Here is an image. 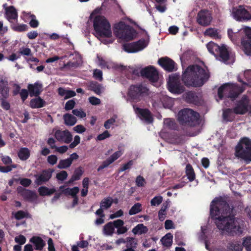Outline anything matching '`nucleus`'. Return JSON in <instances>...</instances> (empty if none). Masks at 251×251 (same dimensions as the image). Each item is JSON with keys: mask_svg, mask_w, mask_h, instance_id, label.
<instances>
[{"mask_svg": "<svg viewBox=\"0 0 251 251\" xmlns=\"http://www.w3.org/2000/svg\"><path fill=\"white\" fill-rule=\"evenodd\" d=\"M94 76L95 78L101 81L102 80V73L101 71L98 69H96L94 71Z\"/></svg>", "mask_w": 251, "mask_h": 251, "instance_id": "62", "label": "nucleus"}, {"mask_svg": "<svg viewBox=\"0 0 251 251\" xmlns=\"http://www.w3.org/2000/svg\"><path fill=\"white\" fill-rule=\"evenodd\" d=\"M209 77L207 72L198 65L188 67L182 75V80L186 85L189 86L200 87Z\"/></svg>", "mask_w": 251, "mask_h": 251, "instance_id": "2", "label": "nucleus"}, {"mask_svg": "<svg viewBox=\"0 0 251 251\" xmlns=\"http://www.w3.org/2000/svg\"><path fill=\"white\" fill-rule=\"evenodd\" d=\"M30 151L27 148H21L18 151V156L20 160L25 161L30 156Z\"/></svg>", "mask_w": 251, "mask_h": 251, "instance_id": "31", "label": "nucleus"}, {"mask_svg": "<svg viewBox=\"0 0 251 251\" xmlns=\"http://www.w3.org/2000/svg\"><path fill=\"white\" fill-rule=\"evenodd\" d=\"M115 225L113 222H110L105 225L103 227V234L107 236H110L113 235L115 230Z\"/></svg>", "mask_w": 251, "mask_h": 251, "instance_id": "26", "label": "nucleus"}, {"mask_svg": "<svg viewBox=\"0 0 251 251\" xmlns=\"http://www.w3.org/2000/svg\"><path fill=\"white\" fill-rule=\"evenodd\" d=\"M88 245V242L87 241H81L77 242L76 246H73L72 247L73 251H78V248H84L87 247Z\"/></svg>", "mask_w": 251, "mask_h": 251, "instance_id": "48", "label": "nucleus"}, {"mask_svg": "<svg viewBox=\"0 0 251 251\" xmlns=\"http://www.w3.org/2000/svg\"><path fill=\"white\" fill-rule=\"evenodd\" d=\"M244 88L239 87L234 84L226 83L221 86L218 92L219 100L224 97L234 98L244 91Z\"/></svg>", "mask_w": 251, "mask_h": 251, "instance_id": "8", "label": "nucleus"}, {"mask_svg": "<svg viewBox=\"0 0 251 251\" xmlns=\"http://www.w3.org/2000/svg\"><path fill=\"white\" fill-rule=\"evenodd\" d=\"M168 85L169 90L175 94H181L184 90V87L180 83L179 78L177 76H170L168 81Z\"/></svg>", "mask_w": 251, "mask_h": 251, "instance_id": "14", "label": "nucleus"}, {"mask_svg": "<svg viewBox=\"0 0 251 251\" xmlns=\"http://www.w3.org/2000/svg\"><path fill=\"white\" fill-rule=\"evenodd\" d=\"M114 33L117 37L125 41L133 39L136 35L135 30L124 22H120L115 25Z\"/></svg>", "mask_w": 251, "mask_h": 251, "instance_id": "5", "label": "nucleus"}, {"mask_svg": "<svg viewBox=\"0 0 251 251\" xmlns=\"http://www.w3.org/2000/svg\"><path fill=\"white\" fill-rule=\"evenodd\" d=\"M114 224L115 228H117V234L118 235L126 233L129 228L126 226H124V221L120 219L114 221Z\"/></svg>", "mask_w": 251, "mask_h": 251, "instance_id": "25", "label": "nucleus"}, {"mask_svg": "<svg viewBox=\"0 0 251 251\" xmlns=\"http://www.w3.org/2000/svg\"><path fill=\"white\" fill-rule=\"evenodd\" d=\"M42 84L39 81L34 84H29L27 86L28 91L31 97L39 96L42 91Z\"/></svg>", "mask_w": 251, "mask_h": 251, "instance_id": "22", "label": "nucleus"}, {"mask_svg": "<svg viewBox=\"0 0 251 251\" xmlns=\"http://www.w3.org/2000/svg\"><path fill=\"white\" fill-rule=\"evenodd\" d=\"M231 14L237 21H248L251 19V14L242 5L233 8Z\"/></svg>", "mask_w": 251, "mask_h": 251, "instance_id": "12", "label": "nucleus"}, {"mask_svg": "<svg viewBox=\"0 0 251 251\" xmlns=\"http://www.w3.org/2000/svg\"><path fill=\"white\" fill-rule=\"evenodd\" d=\"M64 123L68 126H73L75 125L76 122V119L70 114H65L63 116Z\"/></svg>", "mask_w": 251, "mask_h": 251, "instance_id": "33", "label": "nucleus"}, {"mask_svg": "<svg viewBox=\"0 0 251 251\" xmlns=\"http://www.w3.org/2000/svg\"><path fill=\"white\" fill-rule=\"evenodd\" d=\"M234 112L237 114H244L247 112L251 114V101H249L246 96L237 101L234 108Z\"/></svg>", "mask_w": 251, "mask_h": 251, "instance_id": "11", "label": "nucleus"}, {"mask_svg": "<svg viewBox=\"0 0 251 251\" xmlns=\"http://www.w3.org/2000/svg\"><path fill=\"white\" fill-rule=\"evenodd\" d=\"M186 176L190 181L194 180L195 178V173L192 167L190 165H187L186 167Z\"/></svg>", "mask_w": 251, "mask_h": 251, "instance_id": "41", "label": "nucleus"}, {"mask_svg": "<svg viewBox=\"0 0 251 251\" xmlns=\"http://www.w3.org/2000/svg\"><path fill=\"white\" fill-rule=\"evenodd\" d=\"M136 183L138 187H142L145 185V180L142 176H139L136 179Z\"/></svg>", "mask_w": 251, "mask_h": 251, "instance_id": "63", "label": "nucleus"}, {"mask_svg": "<svg viewBox=\"0 0 251 251\" xmlns=\"http://www.w3.org/2000/svg\"><path fill=\"white\" fill-rule=\"evenodd\" d=\"M126 244L127 248L136 249L137 245V240L134 238L128 237L126 238Z\"/></svg>", "mask_w": 251, "mask_h": 251, "instance_id": "40", "label": "nucleus"}, {"mask_svg": "<svg viewBox=\"0 0 251 251\" xmlns=\"http://www.w3.org/2000/svg\"><path fill=\"white\" fill-rule=\"evenodd\" d=\"M16 168V165H11L7 166H0V172L2 173H8L11 171L13 168Z\"/></svg>", "mask_w": 251, "mask_h": 251, "instance_id": "56", "label": "nucleus"}, {"mask_svg": "<svg viewBox=\"0 0 251 251\" xmlns=\"http://www.w3.org/2000/svg\"><path fill=\"white\" fill-rule=\"evenodd\" d=\"M9 89L8 84L3 80L0 81V98H7L9 97Z\"/></svg>", "mask_w": 251, "mask_h": 251, "instance_id": "27", "label": "nucleus"}, {"mask_svg": "<svg viewBox=\"0 0 251 251\" xmlns=\"http://www.w3.org/2000/svg\"><path fill=\"white\" fill-rule=\"evenodd\" d=\"M161 241L164 246L170 247L173 242V235L171 233H168L161 239Z\"/></svg>", "mask_w": 251, "mask_h": 251, "instance_id": "37", "label": "nucleus"}, {"mask_svg": "<svg viewBox=\"0 0 251 251\" xmlns=\"http://www.w3.org/2000/svg\"><path fill=\"white\" fill-rule=\"evenodd\" d=\"M30 242L34 244L37 250H42L45 245V243L40 237L34 236L30 239Z\"/></svg>", "mask_w": 251, "mask_h": 251, "instance_id": "29", "label": "nucleus"}, {"mask_svg": "<svg viewBox=\"0 0 251 251\" xmlns=\"http://www.w3.org/2000/svg\"><path fill=\"white\" fill-rule=\"evenodd\" d=\"M80 137L78 135L75 136L74 141L70 144L69 147L71 149L74 148L80 143Z\"/></svg>", "mask_w": 251, "mask_h": 251, "instance_id": "59", "label": "nucleus"}, {"mask_svg": "<svg viewBox=\"0 0 251 251\" xmlns=\"http://www.w3.org/2000/svg\"><path fill=\"white\" fill-rule=\"evenodd\" d=\"M235 156L247 162L251 161V140L242 138L236 147Z\"/></svg>", "mask_w": 251, "mask_h": 251, "instance_id": "7", "label": "nucleus"}, {"mask_svg": "<svg viewBox=\"0 0 251 251\" xmlns=\"http://www.w3.org/2000/svg\"><path fill=\"white\" fill-rule=\"evenodd\" d=\"M177 117L178 121L182 125L193 126L199 123V114L190 109H184L180 111Z\"/></svg>", "mask_w": 251, "mask_h": 251, "instance_id": "6", "label": "nucleus"}, {"mask_svg": "<svg viewBox=\"0 0 251 251\" xmlns=\"http://www.w3.org/2000/svg\"><path fill=\"white\" fill-rule=\"evenodd\" d=\"M7 98H0V101H1V106L3 109L8 110L10 108L9 103L6 100Z\"/></svg>", "mask_w": 251, "mask_h": 251, "instance_id": "54", "label": "nucleus"}, {"mask_svg": "<svg viewBox=\"0 0 251 251\" xmlns=\"http://www.w3.org/2000/svg\"><path fill=\"white\" fill-rule=\"evenodd\" d=\"M205 36H209L215 39H220L221 35L218 30L214 28H208L204 32Z\"/></svg>", "mask_w": 251, "mask_h": 251, "instance_id": "28", "label": "nucleus"}, {"mask_svg": "<svg viewBox=\"0 0 251 251\" xmlns=\"http://www.w3.org/2000/svg\"><path fill=\"white\" fill-rule=\"evenodd\" d=\"M79 189L78 187L75 186L72 188H67L63 190V193L65 195H71L75 197L79 192Z\"/></svg>", "mask_w": 251, "mask_h": 251, "instance_id": "42", "label": "nucleus"}, {"mask_svg": "<svg viewBox=\"0 0 251 251\" xmlns=\"http://www.w3.org/2000/svg\"><path fill=\"white\" fill-rule=\"evenodd\" d=\"M234 110L231 109H226L223 111V117L224 121L229 122L232 121L234 118Z\"/></svg>", "mask_w": 251, "mask_h": 251, "instance_id": "34", "label": "nucleus"}, {"mask_svg": "<svg viewBox=\"0 0 251 251\" xmlns=\"http://www.w3.org/2000/svg\"><path fill=\"white\" fill-rule=\"evenodd\" d=\"M55 139L61 142L69 143L72 140V135L67 130H60L53 129Z\"/></svg>", "mask_w": 251, "mask_h": 251, "instance_id": "16", "label": "nucleus"}, {"mask_svg": "<svg viewBox=\"0 0 251 251\" xmlns=\"http://www.w3.org/2000/svg\"><path fill=\"white\" fill-rule=\"evenodd\" d=\"M19 53L22 55L25 56H31L32 55L31 50L27 48L21 49Z\"/></svg>", "mask_w": 251, "mask_h": 251, "instance_id": "61", "label": "nucleus"}, {"mask_svg": "<svg viewBox=\"0 0 251 251\" xmlns=\"http://www.w3.org/2000/svg\"><path fill=\"white\" fill-rule=\"evenodd\" d=\"M47 160L49 164L53 165L57 162V157L55 155H51L48 156Z\"/></svg>", "mask_w": 251, "mask_h": 251, "instance_id": "64", "label": "nucleus"}, {"mask_svg": "<svg viewBox=\"0 0 251 251\" xmlns=\"http://www.w3.org/2000/svg\"><path fill=\"white\" fill-rule=\"evenodd\" d=\"M141 74L153 82L156 81L158 79V72L152 66H149L143 69Z\"/></svg>", "mask_w": 251, "mask_h": 251, "instance_id": "18", "label": "nucleus"}, {"mask_svg": "<svg viewBox=\"0 0 251 251\" xmlns=\"http://www.w3.org/2000/svg\"><path fill=\"white\" fill-rule=\"evenodd\" d=\"M212 21V17L209 11L201 10L199 12L197 21L201 25L206 26L209 25Z\"/></svg>", "mask_w": 251, "mask_h": 251, "instance_id": "15", "label": "nucleus"}, {"mask_svg": "<svg viewBox=\"0 0 251 251\" xmlns=\"http://www.w3.org/2000/svg\"><path fill=\"white\" fill-rule=\"evenodd\" d=\"M245 77L247 82H244L242 80L241 75H239L238 77V80L242 82L244 85H248L251 83V70H248L246 71L243 75Z\"/></svg>", "mask_w": 251, "mask_h": 251, "instance_id": "36", "label": "nucleus"}, {"mask_svg": "<svg viewBox=\"0 0 251 251\" xmlns=\"http://www.w3.org/2000/svg\"><path fill=\"white\" fill-rule=\"evenodd\" d=\"M56 191L54 188L49 189L46 186H41L38 189V192L42 196H50Z\"/></svg>", "mask_w": 251, "mask_h": 251, "instance_id": "35", "label": "nucleus"}, {"mask_svg": "<svg viewBox=\"0 0 251 251\" xmlns=\"http://www.w3.org/2000/svg\"><path fill=\"white\" fill-rule=\"evenodd\" d=\"M242 245L239 242L235 241L230 243L229 244L228 248L230 250L233 251H242Z\"/></svg>", "mask_w": 251, "mask_h": 251, "instance_id": "44", "label": "nucleus"}, {"mask_svg": "<svg viewBox=\"0 0 251 251\" xmlns=\"http://www.w3.org/2000/svg\"><path fill=\"white\" fill-rule=\"evenodd\" d=\"M93 25L95 31V34L97 38L111 37L110 25L104 17L97 16L94 19Z\"/></svg>", "mask_w": 251, "mask_h": 251, "instance_id": "4", "label": "nucleus"}, {"mask_svg": "<svg viewBox=\"0 0 251 251\" xmlns=\"http://www.w3.org/2000/svg\"><path fill=\"white\" fill-rule=\"evenodd\" d=\"M164 126L170 129H174L176 127V124L174 120L166 119L164 122Z\"/></svg>", "mask_w": 251, "mask_h": 251, "instance_id": "51", "label": "nucleus"}, {"mask_svg": "<svg viewBox=\"0 0 251 251\" xmlns=\"http://www.w3.org/2000/svg\"><path fill=\"white\" fill-rule=\"evenodd\" d=\"M136 114L142 120L147 123H151L152 122V116L149 110L147 109H142L133 106Z\"/></svg>", "mask_w": 251, "mask_h": 251, "instance_id": "19", "label": "nucleus"}, {"mask_svg": "<svg viewBox=\"0 0 251 251\" xmlns=\"http://www.w3.org/2000/svg\"><path fill=\"white\" fill-rule=\"evenodd\" d=\"M243 29V27L236 32L233 31L231 29H228L227 34L228 37L232 42L236 43L241 36L243 37L245 36V32L242 31Z\"/></svg>", "mask_w": 251, "mask_h": 251, "instance_id": "24", "label": "nucleus"}, {"mask_svg": "<svg viewBox=\"0 0 251 251\" xmlns=\"http://www.w3.org/2000/svg\"><path fill=\"white\" fill-rule=\"evenodd\" d=\"M158 63L164 70L168 72H173L176 69L175 63L167 57L160 58L158 60Z\"/></svg>", "mask_w": 251, "mask_h": 251, "instance_id": "20", "label": "nucleus"}, {"mask_svg": "<svg viewBox=\"0 0 251 251\" xmlns=\"http://www.w3.org/2000/svg\"><path fill=\"white\" fill-rule=\"evenodd\" d=\"M148 91L146 87L142 85L131 86L128 95L133 100H139L143 96L148 94Z\"/></svg>", "mask_w": 251, "mask_h": 251, "instance_id": "13", "label": "nucleus"}, {"mask_svg": "<svg viewBox=\"0 0 251 251\" xmlns=\"http://www.w3.org/2000/svg\"><path fill=\"white\" fill-rule=\"evenodd\" d=\"M67 173L65 171H62L57 174L56 178L59 180L63 181L67 178Z\"/></svg>", "mask_w": 251, "mask_h": 251, "instance_id": "58", "label": "nucleus"}, {"mask_svg": "<svg viewBox=\"0 0 251 251\" xmlns=\"http://www.w3.org/2000/svg\"><path fill=\"white\" fill-rule=\"evenodd\" d=\"M89 102L93 105H97L100 103V100L95 97H90L88 99Z\"/></svg>", "mask_w": 251, "mask_h": 251, "instance_id": "60", "label": "nucleus"}, {"mask_svg": "<svg viewBox=\"0 0 251 251\" xmlns=\"http://www.w3.org/2000/svg\"><path fill=\"white\" fill-rule=\"evenodd\" d=\"M148 231V228L146 226H144L143 224H138L135 227H134L132 232L134 234H141L142 233H146Z\"/></svg>", "mask_w": 251, "mask_h": 251, "instance_id": "38", "label": "nucleus"}, {"mask_svg": "<svg viewBox=\"0 0 251 251\" xmlns=\"http://www.w3.org/2000/svg\"><path fill=\"white\" fill-rule=\"evenodd\" d=\"M45 101L40 97L33 99L30 101V105L32 108L43 107L45 105Z\"/></svg>", "mask_w": 251, "mask_h": 251, "instance_id": "30", "label": "nucleus"}, {"mask_svg": "<svg viewBox=\"0 0 251 251\" xmlns=\"http://www.w3.org/2000/svg\"><path fill=\"white\" fill-rule=\"evenodd\" d=\"M163 198L160 196H156L151 199V206L159 205L162 201Z\"/></svg>", "mask_w": 251, "mask_h": 251, "instance_id": "53", "label": "nucleus"}, {"mask_svg": "<svg viewBox=\"0 0 251 251\" xmlns=\"http://www.w3.org/2000/svg\"><path fill=\"white\" fill-rule=\"evenodd\" d=\"M123 154V151L122 150L115 152L109 158L102 163L101 165L98 167V171H100L107 167L109 165L119 158Z\"/></svg>", "mask_w": 251, "mask_h": 251, "instance_id": "21", "label": "nucleus"}, {"mask_svg": "<svg viewBox=\"0 0 251 251\" xmlns=\"http://www.w3.org/2000/svg\"><path fill=\"white\" fill-rule=\"evenodd\" d=\"M152 106L158 108L162 106L165 108H171L173 105L172 99L166 96H162L159 100H152Z\"/></svg>", "mask_w": 251, "mask_h": 251, "instance_id": "17", "label": "nucleus"}, {"mask_svg": "<svg viewBox=\"0 0 251 251\" xmlns=\"http://www.w3.org/2000/svg\"><path fill=\"white\" fill-rule=\"evenodd\" d=\"M208 50L211 54L216 55L219 54V60L226 64H232L234 62V54L225 45L219 46L213 42L207 44Z\"/></svg>", "mask_w": 251, "mask_h": 251, "instance_id": "3", "label": "nucleus"}, {"mask_svg": "<svg viewBox=\"0 0 251 251\" xmlns=\"http://www.w3.org/2000/svg\"><path fill=\"white\" fill-rule=\"evenodd\" d=\"M149 42V39H141L131 43L125 44L123 45V50L128 53H135L147 47Z\"/></svg>", "mask_w": 251, "mask_h": 251, "instance_id": "9", "label": "nucleus"}, {"mask_svg": "<svg viewBox=\"0 0 251 251\" xmlns=\"http://www.w3.org/2000/svg\"><path fill=\"white\" fill-rule=\"evenodd\" d=\"M82 174L83 171L81 168H78L76 169L70 179V182H73L74 181L78 180L80 176H82Z\"/></svg>", "mask_w": 251, "mask_h": 251, "instance_id": "47", "label": "nucleus"}, {"mask_svg": "<svg viewBox=\"0 0 251 251\" xmlns=\"http://www.w3.org/2000/svg\"><path fill=\"white\" fill-rule=\"evenodd\" d=\"M97 58L98 65L102 68H108L111 67L110 64L108 62L105 61L101 56L98 55Z\"/></svg>", "mask_w": 251, "mask_h": 251, "instance_id": "46", "label": "nucleus"}, {"mask_svg": "<svg viewBox=\"0 0 251 251\" xmlns=\"http://www.w3.org/2000/svg\"><path fill=\"white\" fill-rule=\"evenodd\" d=\"M51 176V172L48 170L43 171L40 174L35 176L36 180L35 183L40 185L49 180Z\"/></svg>", "mask_w": 251, "mask_h": 251, "instance_id": "23", "label": "nucleus"}, {"mask_svg": "<svg viewBox=\"0 0 251 251\" xmlns=\"http://www.w3.org/2000/svg\"><path fill=\"white\" fill-rule=\"evenodd\" d=\"M72 164L71 159H66L61 160L59 161V163L57 165V167L59 169H66L69 167Z\"/></svg>", "mask_w": 251, "mask_h": 251, "instance_id": "43", "label": "nucleus"}, {"mask_svg": "<svg viewBox=\"0 0 251 251\" xmlns=\"http://www.w3.org/2000/svg\"><path fill=\"white\" fill-rule=\"evenodd\" d=\"M133 164V160H130L128 161L127 163L123 164L121 167L120 168L119 171L120 172H122L123 171H125L127 169H129L131 168V167Z\"/></svg>", "mask_w": 251, "mask_h": 251, "instance_id": "55", "label": "nucleus"}, {"mask_svg": "<svg viewBox=\"0 0 251 251\" xmlns=\"http://www.w3.org/2000/svg\"><path fill=\"white\" fill-rule=\"evenodd\" d=\"M243 246L248 251H251V237H246L243 240Z\"/></svg>", "mask_w": 251, "mask_h": 251, "instance_id": "52", "label": "nucleus"}, {"mask_svg": "<svg viewBox=\"0 0 251 251\" xmlns=\"http://www.w3.org/2000/svg\"><path fill=\"white\" fill-rule=\"evenodd\" d=\"M72 113L79 118H83L86 116V113L81 108L73 109Z\"/></svg>", "mask_w": 251, "mask_h": 251, "instance_id": "50", "label": "nucleus"}, {"mask_svg": "<svg viewBox=\"0 0 251 251\" xmlns=\"http://www.w3.org/2000/svg\"><path fill=\"white\" fill-rule=\"evenodd\" d=\"M242 31L245 32V36L241 38V49L246 55H251V28L244 26Z\"/></svg>", "mask_w": 251, "mask_h": 251, "instance_id": "10", "label": "nucleus"}, {"mask_svg": "<svg viewBox=\"0 0 251 251\" xmlns=\"http://www.w3.org/2000/svg\"><path fill=\"white\" fill-rule=\"evenodd\" d=\"M75 104V102L73 100H69L66 103L64 108L66 110L73 109Z\"/></svg>", "mask_w": 251, "mask_h": 251, "instance_id": "57", "label": "nucleus"}, {"mask_svg": "<svg viewBox=\"0 0 251 251\" xmlns=\"http://www.w3.org/2000/svg\"><path fill=\"white\" fill-rule=\"evenodd\" d=\"M6 18L8 20H15L17 18L18 14L16 10L13 6H9L5 8Z\"/></svg>", "mask_w": 251, "mask_h": 251, "instance_id": "32", "label": "nucleus"}, {"mask_svg": "<svg viewBox=\"0 0 251 251\" xmlns=\"http://www.w3.org/2000/svg\"><path fill=\"white\" fill-rule=\"evenodd\" d=\"M92 89L95 93L98 95H100L102 91V87L101 85L97 83H92L91 86Z\"/></svg>", "mask_w": 251, "mask_h": 251, "instance_id": "49", "label": "nucleus"}, {"mask_svg": "<svg viewBox=\"0 0 251 251\" xmlns=\"http://www.w3.org/2000/svg\"><path fill=\"white\" fill-rule=\"evenodd\" d=\"M232 212V208L221 198H216L212 201L210 215L223 234H240L243 232L244 222L231 216Z\"/></svg>", "mask_w": 251, "mask_h": 251, "instance_id": "1", "label": "nucleus"}, {"mask_svg": "<svg viewBox=\"0 0 251 251\" xmlns=\"http://www.w3.org/2000/svg\"><path fill=\"white\" fill-rule=\"evenodd\" d=\"M113 201V199L110 197L104 199L101 201L100 206L104 209H107L111 206Z\"/></svg>", "mask_w": 251, "mask_h": 251, "instance_id": "39", "label": "nucleus"}, {"mask_svg": "<svg viewBox=\"0 0 251 251\" xmlns=\"http://www.w3.org/2000/svg\"><path fill=\"white\" fill-rule=\"evenodd\" d=\"M142 211V205L140 203H135L129 211L130 215H135Z\"/></svg>", "mask_w": 251, "mask_h": 251, "instance_id": "45", "label": "nucleus"}]
</instances>
